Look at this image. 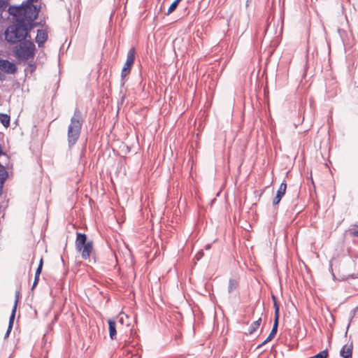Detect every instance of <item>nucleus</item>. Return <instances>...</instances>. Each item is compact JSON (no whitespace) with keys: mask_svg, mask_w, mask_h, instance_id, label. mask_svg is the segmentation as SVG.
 Masks as SVG:
<instances>
[{"mask_svg":"<svg viewBox=\"0 0 358 358\" xmlns=\"http://www.w3.org/2000/svg\"><path fill=\"white\" fill-rule=\"evenodd\" d=\"M38 0H27L21 6H10L8 13L13 16L16 23L10 25L5 31V37L8 42L16 43L25 39L27 36V27L31 26L36 19L40 7L37 4Z\"/></svg>","mask_w":358,"mask_h":358,"instance_id":"nucleus-1","label":"nucleus"},{"mask_svg":"<svg viewBox=\"0 0 358 358\" xmlns=\"http://www.w3.org/2000/svg\"><path fill=\"white\" fill-rule=\"evenodd\" d=\"M85 119L82 112L78 108H76L68 127L67 139L69 147H73L78 141Z\"/></svg>","mask_w":358,"mask_h":358,"instance_id":"nucleus-2","label":"nucleus"},{"mask_svg":"<svg viewBox=\"0 0 358 358\" xmlns=\"http://www.w3.org/2000/svg\"><path fill=\"white\" fill-rule=\"evenodd\" d=\"M76 248L81 252L83 259H90L94 253L93 241H87V236L85 234L77 232L76 239Z\"/></svg>","mask_w":358,"mask_h":358,"instance_id":"nucleus-3","label":"nucleus"},{"mask_svg":"<svg viewBox=\"0 0 358 358\" xmlns=\"http://www.w3.org/2000/svg\"><path fill=\"white\" fill-rule=\"evenodd\" d=\"M35 45L32 42L25 41L17 49V55L22 59H29L34 55Z\"/></svg>","mask_w":358,"mask_h":358,"instance_id":"nucleus-4","label":"nucleus"},{"mask_svg":"<svg viewBox=\"0 0 358 358\" xmlns=\"http://www.w3.org/2000/svg\"><path fill=\"white\" fill-rule=\"evenodd\" d=\"M16 69V66L13 62L6 59H0V81L5 79V76L2 72L7 74H13Z\"/></svg>","mask_w":358,"mask_h":358,"instance_id":"nucleus-5","label":"nucleus"},{"mask_svg":"<svg viewBox=\"0 0 358 358\" xmlns=\"http://www.w3.org/2000/svg\"><path fill=\"white\" fill-rule=\"evenodd\" d=\"M286 189H287V184H286L285 182H282L280 184V187L278 188V189L277 191L275 197L273 200V206H276L277 204L279 203V202L280 201L281 199L282 198V196L285 194Z\"/></svg>","mask_w":358,"mask_h":358,"instance_id":"nucleus-6","label":"nucleus"},{"mask_svg":"<svg viewBox=\"0 0 358 358\" xmlns=\"http://www.w3.org/2000/svg\"><path fill=\"white\" fill-rule=\"evenodd\" d=\"M48 38V33L45 29H38L36 37V42L39 47L43 45Z\"/></svg>","mask_w":358,"mask_h":358,"instance_id":"nucleus-7","label":"nucleus"},{"mask_svg":"<svg viewBox=\"0 0 358 358\" xmlns=\"http://www.w3.org/2000/svg\"><path fill=\"white\" fill-rule=\"evenodd\" d=\"M108 323L110 338L111 340H115L117 338L116 322L110 319Z\"/></svg>","mask_w":358,"mask_h":358,"instance_id":"nucleus-8","label":"nucleus"},{"mask_svg":"<svg viewBox=\"0 0 358 358\" xmlns=\"http://www.w3.org/2000/svg\"><path fill=\"white\" fill-rule=\"evenodd\" d=\"M352 343L344 345L340 351V355L343 358H352Z\"/></svg>","mask_w":358,"mask_h":358,"instance_id":"nucleus-9","label":"nucleus"},{"mask_svg":"<svg viewBox=\"0 0 358 358\" xmlns=\"http://www.w3.org/2000/svg\"><path fill=\"white\" fill-rule=\"evenodd\" d=\"M17 302H18V294L16 295V299L15 301L14 306L12 309V313H11V315L9 318L8 327H10V329L13 328L14 319H15V313H16V309H17Z\"/></svg>","mask_w":358,"mask_h":358,"instance_id":"nucleus-10","label":"nucleus"},{"mask_svg":"<svg viewBox=\"0 0 358 358\" xmlns=\"http://www.w3.org/2000/svg\"><path fill=\"white\" fill-rule=\"evenodd\" d=\"M8 177V172L5 167L0 166V192L2 190L3 184Z\"/></svg>","mask_w":358,"mask_h":358,"instance_id":"nucleus-11","label":"nucleus"},{"mask_svg":"<svg viewBox=\"0 0 358 358\" xmlns=\"http://www.w3.org/2000/svg\"><path fill=\"white\" fill-rule=\"evenodd\" d=\"M262 322V319L259 318L257 320L253 322L248 329V334L250 335L252 334L255 331H257V329L259 327L260 324Z\"/></svg>","mask_w":358,"mask_h":358,"instance_id":"nucleus-12","label":"nucleus"},{"mask_svg":"<svg viewBox=\"0 0 358 358\" xmlns=\"http://www.w3.org/2000/svg\"><path fill=\"white\" fill-rule=\"evenodd\" d=\"M238 287V281L236 279L231 278L229 280L228 292L231 293Z\"/></svg>","mask_w":358,"mask_h":358,"instance_id":"nucleus-13","label":"nucleus"},{"mask_svg":"<svg viewBox=\"0 0 358 358\" xmlns=\"http://www.w3.org/2000/svg\"><path fill=\"white\" fill-rule=\"evenodd\" d=\"M134 57H135V50L134 48H131L129 50L127 56V60L126 62L128 63V64H133L134 62Z\"/></svg>","mask_w":358,"mask_h":358,"instance_id":"nucleus-14","label":"nucleus"},{"mask_svg":"<svg viewBox=\"0 0 358 358\" xmlns=\"http://www.w3.org/2000/svg\"><path fill=\"white\" fill-rule=\"evenodd\" d=\"M0 121L4 127H8L10 124V116L1 113L0 114Z\"/></svg>","mask_w":358,"mask_h":358,"instance_id":"nucleus-15","label":"nucleus"},{"mask_svg":"<svg viewBox=\"0 0 358 358\" xmlns=\"http://www.w3.org/2000/svg\"><path fill=\"white\" fill-rule=\"evenodd\" d=\"M278 322H279V319L274 318L273 328L271 329V331L269 334L273 338L275 337V336L276 335L277 331H278Z\"/></svg>","mask_w":358,"mask_h":358,"instance_id":"nucleus-16","label":"nucleus"},{"mask_svg":"<svg viewBox=\"0 0 358 358\" xmlns=\"http://www.w3.org/2000/svg\"><path fill=\"white\" fill-rule=\"evenodd\" d=\"M272 299H273V307L275 308V317L274 318H277V319H279V305L276 301V298L274 295L272 296Z\"/></svg>","mask_w":358,"mask_h":358,"instance_id":"nucleus-17","label":"nucleus"},{"mask_svg":"<svg viewBox=\"0 0 358 358\" xmlns=\"http://www.w3.org/2000/svg\"><path fill=\"white\" fill-rule=\"evenodd\" d=\"M181 1V0H175L171 5L169 6L166 15L171 14L172 12H173L177 6H178L179 3Z\"/></svg>","mask_w":358,"mask_h":358,"instance_id":"nucleus-18","label":"nucleus"},{"mask_svg":"<svg viewBox=\"0 0 358 358\" xmlns=\"http://www.w3.org/2000/svg\"><path fill=\"white\" fill-rule=\"evenodd\" d=\"M328 357V351L327 350H324L321 352H320L319 353H317V355L313 356V357H310L309 358H327Z\"/></svg>","mask_w":358,"mask_h":358,"instance_id":"nucleus-19","label":"nucleus"},{"mask_svg":"<svg viewBox=\"0 0 358 358\" xmlns=\"http://www.w3.org/2000/svg\"><path fill=\"white\" fill-rule=\"evenodd\" d=\"M43 267V259L41 258L38 266L36 271L35 275L39 277Z\"/></svg>","mask_w":358,"mask_h":358,"instance_id":"nucleus-20","label":"nucleus"},{"mask_svg":"<svg viewBox=\"0 0 358 358\" xmlns=\"http://www.w3.org/2000/svg\"><path fill=\"white\" fill-rule=\"evenodd\" d=\"M43 267V259L41 258L38 266L36 271L35 275L39 277Z\"/></svg>","mask_w":358,"mask_h":358,"instance_id":"nucleus-21","label":"nucleus"},{"mask_svg":"<svg viewBox=\"0 0 358 358\" xmlns=\"http://www.w3.org/2000/svg\"><path fill=\"white\" fill-rule=\"evenodd\" d=\"M130 73V71L128 68H123L121 73L122 78L123 79L124 77H126L129 73Z\"/></svg>","mask_w":358,"mask_h":358,"instance_id":"nucleus-22","label":"nucleus"},{"mask_svg":"<svg viewBox=\"0 0 358 358\" xmlns=\"http://www.w3.org/2000/svg\"><path fill=\"white\" fill-rule=\"evenodd\" d=\"M8 0H0V8L4 9L7 6Z\"/></svg>","mask_w":358,"mask_h":358,"instance_id":"nucleus-23","label":"nucleus"},{"mask_svg":"<svg viewBox=\"0 0 358 358\" xmlns=\"http://www.w3.org/2000/svg\"><path fill=\"white\" fill-rule=\"evenodd\" d=\"M38 280H39V277L35 275L34 281V283H33V285H32V289H34L36 286V285L38 282Z\"/></svg>","mask_w":358,"mask_h":358,"instance_id":"nucleus-24","label":"nucleus"},{"mask_svg":"<svg viewBox=\"0 0 358 358\" xmlns=\"http://www.w3.org/2000/svg\"><path fill=\"white\" fill-rule=\"evenodd\" d=\"M203 255V252L202 251H200V252H199L196 255L195 258H196L197 260H199V259L202 257Z\"/></svg>","mask_w":358,"mask_h":358,"instance_id":"nucleus-25","label":"nucleus"},{"mask_svg":"<svg viewBox=\"0 0 358 358\" xmlns=\"http://www.w3.org/2000/svg\"><path fill=\"white\" fill-rule=\"evenodd\" d=\"M273 338V337L269 334L268 336L264 341V343L266 344L267 343L271 341Z\"/></svg>","mask_w":358,"mask_h":358,"instance_id":"nucleus-26","label":"nucleus"},{"mask_svg":"<svg viewBox=\"0 0 358 358\" xmlns=\"http://www.w3.org/2000/svg\"><path fill=\"white\" fill-rule=\"evenodd\" d=\"M351 235L358 238V230H355L351 232Z\"/></svg>","mask_w":358,"mask_h":358,"instance_id":"nucleus-27","label":"nucleus"},{"mask_svg":"<svg viewBox=\"0 0 358 358\" xmlns=\"http://www.w3.org/2000/svg\"><path fill=\"white\" fill-rule=\"evenodd\" d=\"M355 266L358 274V257L355 260Z\"/></svg>","mask_w":358,"mask_h":358,"instance_id":"nucleus-28","label":"nucleus"},{"mask_svg":"<svg viewBox=\"0 0 358 358\" xmlns=\"http://www.w3.org/2000/svg\"><path fill=\"white\" fill-rule=\"evenodd\" d=\"M12 329H10L9 327H8V329L6 332V334H5V338L8 337Z\"/></svg>","mask_w":358,"mask_h":358,"instance_id":"nucleus-29","label":"nucleus"},{"mask_svg":"<svg viewBox=\"0 0 358 358\" xmlns=\"http://www.w3.org/2000/svg\"><path fill=\"white\" fill-rule=\"evenodd\" d=\"M131 66L132 64H128V63L126 62L123 68H128L130 70Z\"/></svg>","mask_w":358,"mask_h":358,"instance_id":"nucleus-30","label":"nucleus"},{"mask_svg":"<svg viewBox=\"0 0 358 358\" xmlns=\"http://www.w3.org/2000/svg\"><path fill=\"white\" fill-rule=\"evenodd\" d=\"M265 345V343H264V341H263L261 344H259V345H257V349H259V348H262V347L263 345Z\"/></svg>","mask_w":358,"mask_h":358,"instance_id":"nucleus-31","label":"nucleus"},{"mask_svg":"<svg viewBox=\"0 0 358 358\" xmlns=\"http://www.w3.org/2000/svg\"><path fill=\"white\" fill-rule=\"evenodd\" d=\"M211 245L210 244L206 245V249L209 250L210 248Z\"/></svg>","mask_w":358,"mask_h":358,"instance_id":"nucleus-32","label":"nucleus"},{"mask_svg":"<svg viewBox=\"0 0 358 358\" xmlns=\"http://www.w3.org/2000/svg\"><path fill=\"white\" fill-rule=\"evenodd\" d=\"M120 322L121 323H123V318H122V317H120Z\"/></svg>","mask_w":358,"mask_h":358,"instance_id":"nucleus-33","label":"nucleus"},{"mask_svg":"<svg viewBox=\"0 0 358 358\" xmlns=\"http://www.w3.org/2000/svg\"><path fill=\"white\" fill-rule=\"evenodd\" d=\"M266 94H268V90L264 91V95L266 96Z\"/></svg>","mask_w":358,"mask_h":358,"instance_id":"nucleus-34","label":"nucleus"}]
</instances>
